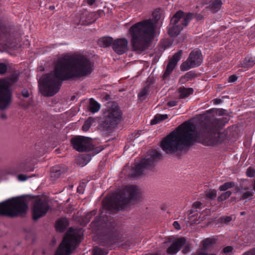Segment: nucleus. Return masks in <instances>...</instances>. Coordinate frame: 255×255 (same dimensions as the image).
<instances>
[{
	"label": "nucleus",
	"instance_id": "nucleus-1",
	"mask_svg": "<svg viewBox=\"0 0 255 255\" xmlns=\"http://www.w3.org/2000/svg\"><path fill=\"white\" fill-rule=\"evenodd\" d=\"M93 70V64L85 56L74 53L59 59L53 71L42 76L38 81L41 93L52 96L60 90L61 81L87 76Z\"/></svg>",
	"mask_w": 255,
	"mask_h": 255
},
{
	"label": "nucleus",
	"instance_id": "nucleus-2",
	"mask_svg": "<svg viewBox=\"0 0 255 255\" xmlns=\"http://www.w3.org/2000/svg\"><path fill=\"white\" fill-rule=\"evenodd\" d=\"M194 128L191 123L184 122L162 140L160 144L162 149L167 154H173L181 150L183 146L192 145L195 141L192 133Z\"/></svg>",
	"mask_w": 255,
	"mask_h": 255
},
{
	"label": "nucleus",
	"instance_id": "nucleus-3",
	"mask_svg": "<svg viewBox=\"0 0 255 255\" xmlns=\"http://www.w3.org/2000/svg\"><path fill=\"white\" fill-rule=\"evenodd\" d=\"M154 25L150 19L137 22L131 26L128 31L133 50L141 52L147 49L154 38Z\"/></svg>",
	"mask_w": 255,
	"mask_h": 255
},
{
	"label": "nucleus",
	"instance_id": "nucleus-4",
	"mask_svg": "<svg viewBox=\"0 0 255 255\" xmlns=\"http://www.w3.org/2000/svg\"><path fill=\"white\" fill-rule=\"evenodd\" d=\"M226 122L224 118L215 119L205 122L201 129L202 136L210 144L216 145L222 142L226 137L219 130L223 128Z\"/></svg>",
	"mask_w": 255,
	"mask_h": 255
},
{
	"label": "nucleus",
	"instance_id": "nucleus-5",
	"mask_svg": "<svg viewBox=\"0 0 255 255\" xmlns=\"http://www.w3.org/2000/svg\"><path fill=\"white\" fill-rule=\"evenodd\" d=\"M139 188L137 186H125L116 194L113 192V214L115 210L125 209L129 204L134 202L138 198Z\"/></svg>",
	"mask_w": 255,
	"mask_h": 255
},
{
	"label": "nucleus",
	"instance_id": "nucleus-6",
	"mask_svg": "<svg viewBox=\"0 0 255 255\" xmlns=\"http://www.w3.org/2000/svg\"><path fill=\"white\" fill-rule=\"evenodd\" d=\"M161 154L156 150L149 151L146 157L132 166L128 173L129 177H138L144 172L153 171L155 163L160 159Z\"/></svg>",
	"mask_w": 255,
	"mask_h": 255
},
{
	"label": "nucleus",
	"instance_id": "nucleus-7",
	"mask_svg": "<svg viewBox=\"0 0 255 255\" xmlns=\"http://www.w3.org/2000/svg\"><path fill=\"white\" fill-rule=\"evenodd\" d=\"M28 209L26 199L23 197L13 198L0 203V215L14 217L22 216Z\"/></svg>",
	"mask_w": 255,
	"mask_h": 255
},
{
	"label": "nucleus",
	"instance_id": "nucleus-8",
	"mask_svg": "<svg viewBox=\"0 0 255 255\" xmlns=\"http://www.w3.org/2000/svg\"><path fill=\"white\" fill-rule=\"evenodd\" d=\"M80 229L70 228L59 245L55 255H70L78 245L81 238Z\"/></svg>",
	"mask_w": 255,
	"mask_h": 255
},
{
	"label": "nucleus",
	"instance_id": "nucleus-9",
	"mask_svg": "<svg viewBox=\"0 0 255 255\" xmlns=\"http://www.w3.org/2000/svg\"><path fill=\"white\" fill-rule=\"evenodd\" d=\"M193 13L179 10L176 12L170 20L168 26V33L170 37H176L183 29L187 26L193 16Z\"/></svg>",
	"mask_w": 255,
	"mask_h": 255
},
{
	"label": "nucleus",
	"instance_id": "nucleus-10",
	"mask_svg": "<svg viewBox=\"0 0 255 255\" xmlns=\"http://www.w3.org/2000/svg\"><path fill=\"white\" fill-rule=\"evenodd\" d=\"M17 81V77H11L0 80V110H4L10 105L12 101V92L10 87Z\"/></svg>",
	"mask_w": 255,
	"mask_h": 255
},
{
	"label": "nucleus",
	"instance_id": "nucleus-11",
	"mask_svg": "<svg viewBox=\"0 0 255 255\" xmlns=\"http://www.w3.org/2000/svg\"><path fill=\"white\" fill-rule=\"evenodd\" d=\"M203 61L202 54L200 50L195 49L192 50L184 62L180 66L181 71H187L190 69L199 66Z\"/></svg>",
	"mask_w": 255,
	"mask_h": 255
},
{
	"label": "nucleus",
	"instance_id": "nucleus-12",
	"mask_svg": "<svg viewBox=\"0 0 255 255\" xmlns=\"http://www.w3.org/2000/svg\"><path fill=\"white\" fill-rule=\"evenodd\" d=\"M49 209L48 202L43 199H36L32 208V216L34 220L44 216Z\"/></svg>",
	"mask_w": 255,
	"mask_h": 255
},
{
	"label": "nucleus",
	"instance_id": "nucleus-13",
	"mask_svg": "<svg viewBox=\"0 0 255 255\" xmlns=\"http://www.w3.org/2000/svg\"><path fill=\"white\" fill-rule=\"evenodd\" d=\"M71 142L73 148L78 151H87L91 149V140L88 137H75L71 139Z\"/></svg>",
	"mask_w": 255,
	"mask_h": 255
},
{
	"label": "nucleus",
	"instance_id": "nucleus-14",
	"mask_svg": "<svg viewBox=\"0 0 255 255\" xmlns=\"http://www.w3.org/2000/svg\"><path fill=\"white\" fill-rule=\"evenodd\" d=\"M123 113L118 106L113 101V131L115 129L122 128Z\"/></svg>",
	"mask_w": 255,
	"mask_h": 255
},
{
	"label": "nucleus",
	"instance_id": "nucleus-15",
	"mask_svg": "<svg viewBox=\"0 0 255 255\" xmlns=\"http://www.w3.org/2000/svg\"><path fill=\"white\" fill-rule=\"evenodd\" d=\"M182 54V51L180 50L175 53L169 60L166 69L162 75L163 79H167L169 77L171 72L175 69L177 62L180 60Z\"/></svg>",
	"mask_w": 255,
	"mask_h": 255
},
{
	"label": "nucleus",
	"instance_id": "nucleus-16",
	"mask_svg": "<svg viewBox=\"0 0 255 255\" xmlns=\"http://www.w3.org/2000/svg\"><path fill=\"white\" fill-rule=\"evenodd\" d=\"M100 127L105 133L112 132V110L108 109L104 112L100 121Z\"/></svg>",
	"mask_w": 255,
	"mask_h": 255
},
{
	"label": "nucleus",
	"instance_id": "nucleus-17",
	"mask_svg": "<svg viewBox=\"0 0 255 255\" xmlns=\"http://www.w3.org/2000/svg\"><path fill=\"white\" fill-rule=\"evenodd\" d=\"M186 239L183 237L176 239L167 249V254L171 255L176 254L186 244Z\"/></svg>",
	"mask_w": 255,
	"mask_h": 255
},
{
	"label": "nucleus",
	"instance_id": "nucleus-18",
	"mask_svg": "<svg viewBox=\"0 0 255 255\" xmlns=\"http://www.w3.org/2000/svg\"><path fill=\"white\" fill-rule=\"evenodd\" d=\"M128 41L125 38L113 40V49L118 54H123L128 50Z\"/></svg>",
	"mask_w": 255,
	"mask_h": 255
},
{
	"label": "nucleus",
	"instance_id": "nucleus-19",
	"mask_svg": "<svg viewBox=\"0 0 255 255\" xmlns=\"http://www.w3.org/2000/svg\"><path fill=\"white\" fill-rule=\"evenodd\" d=\"M33 170V167L30 163L27 160L20 163L15 169V172H29Z\"/></svg>",
	"mask_w": 255,
	"mask_h": 255
},
{
	"label": "nucleus",
	"instance_id": "nucleus-20",
	"mask_svg": "<svg viewBox=\"0 0 255 255\" xmlns=\"http://www.w3.org/2000/svg\"><path fill=\"white\" fill-rule=\"evenodd\" d=\"M217 240L215 238H207L201 242L202 250L206 251L209 249L213 248L216 244Z\"/></svg>",
	"mask_w": 255,
	"mask_h": 255
},
{
	"label": "nucleus",
	"instance_id": "nucleus-21",
	"mask_svg": "<svg viewBox=\"0 0 255 255\" xmlns=\"http://www.w3.org/2000/svg\"><path fill=\"white\" fill-rule=\"evenodd\" d=\"M255 64V57L247 56L245 59L239 64V67L243 68L252 67Z\"/></svg>",
	"mask_w": 255,
	"mask_h": 255
},
{
	"label": "nucleus",
	"instance_id": "nucleus-22",
	"mask_svg": "<svg viewBox=\"0 0 255 255\" xmlns=\"http://www.w3.org/2000/svg\"><path fill=\"white\" fill-rule=\"evenodd\" d=\"M178 92L179 94L180 98L185 99L190 95H192L194 90L192 88H185L182 86L178 88Z\"/></svg>",
	"mask_w": 255,
	"mask_h": 255
},
{
	"label": "nucleus",
	"instance_id": "nucleus-23",
	"mask_svg": "<svg viewBox=\"0 0 255 255\" xmlns=\"http://www.w3.org/2000/svg\"><path fill=\"white\" fill-rule=\"evenodd\" d=\"M223 4L221 0H212L210 2L209 8L213 13L219 11Z\"/></svg>",
	"mask_w": 255,
	"mask_h": 255
},
{
	"label": "nucleus",
	"instance_id": "nucleus-24",
	"mask_svg": "<svg viewBox=\"0 0 255 255\" xmlns=\"http://www.w3.org/2000/svg\"><path fill=\"white\" fill-rule=\"evenodd\" d=\"M69 225V222L67 218H62L56 222V229L59 232H63Z\"/></svg>",
	"mask_w": 255,
	"mask_h": 255
},
{
	"label": "nucleus",
	"instance_id": "nucleus-25",
	"mask_svg": "<svg viewBox=\"0 0 255 255\" xmlns=\"http://www.w3.org/2000/svg\"><path fill=\"white\" fill-rule=\"evenodd\" d=\"M100 105L92 99H90L88 109L92 113L98 112L100 109Z\"/></svg>",
	"mask_w": 255,
	"mask_h": 255
},
{
	"label": "nucleus",
	"instance_id": "nucleus-26",
	"mask_svg": "<svg viewBox=\"0 0 255 255\" xmlns=\"http://www.w3.org/2000/svg\"><path fill=\"white\" fill-rule=\"evenodd\" d=\"M103 208L104 209L107 210L109 214H111L112 210V197L109 195L104 198L103 201Z\"/></svg>",
	"mask_w": 255,
	"mask_h": 255
},
{
	"label": "nucleus",
	"instance_id": "nucleus-27",
	"mask_svg": "<svg viewBox=\"0 0 255 255\" xmlns=\"http://www.w3.org/2000/svg\"><path fill=\"white\" fill-rule=\"evenodd\" d=\"M115 224V223L114 221L113 220V248L115 246V243L116 242H119L121 241L122 234L121 233V232L119 231H118L117 232L116 231V229L115 227H114V225Z\"/></svg>",
	"mask_w": 255,
	"mask_h": 255
},
{
	"label": "nucleus",
	"instance_id": "nucleus-28",
	"mask_svg": "<svg viewBox=\"0 0 255 255\" xmlns=\"http://www.w3.org/2000/svg\"><path fill=\"white\" fill-rule=\"evenodd\" d=\"M98 43L101 47H108L112 44V38L109 37L101 38L99 39Z\"/></svg>",
	"mask_w": 255,
	"mask_h": 255
},
{
	"label": "nucleus",
	"instance_id": "nucleus-29",
	"mask_svg": "<svg viewBox=\"0 0 255 255\" xmlns=\"http://www.w3.org/2000/svg\"><path fill=\"white\" fill-rule=\"evenodd\" d=\"M168 118V115H160L157 114L154 116L153 119H152L150 122V124L151 125H156L159 123H160L164 120L167 119Z\"/></svg>",
	"mask_w": 255,
	"mask_h": 255
},
{
	"label": "nucleus",
	"instance_id": "nucleus-30",
	"mask_svg": "<svg viewBox=\"0 0 255 255\" xmlns=\"http://www.w3.org/2000/svg\"><path fill=\"white\" fill-rule=\"evenodd\" d=\"M62 171L61 167L58 166H55L52 167L51 170V177L52 178H58Z\"/></svg>",
	"mask_w": 255,
	"mask_h": 255
},
{
	"label": "nucleus",
	"instance_id": "nucleus-31",
	"mask_svg": "<svg viewBox=\"0 0 255 255\" xmlns=\"http://www.w3.org/2000/svg\"><path fill=\"white\" fill-rule=\"evenodd\" d=\"M236 183L233 181L227 182L219 187L220 191H226L229 189H231L235 186Z\"/></svg>",
	"mask_w": 255,
	"mask_h": 255
},
{
	"label": "nucleus",
	"instance_id": "nucleus-32",
	"mask_svg": "<svg viewBox=\"0 0 255 255\" xmlns=\"http://www.w3.org/2000/svg\"><path fill=\"white\" fill-rule=\"evenodd\" d=\"M205 194L207 200H212L216 197L217 191L215 189H210L207 191Z\"/></svg>",
	"mask_w": 255,
	"mask_h": 255
},
{
	"label": "nucleus",
	"instance_id": "nucleus-33",
	"mask_svg": "<svg viewBox=\"0 0 255 255\" xmlns=\"http://www.w3.org/2000/svg\"><path fill=\"white\" fill-rule=\"evenodd\" d=\"M149 92V86H146L145 87H144L141 91L138 93V99L141 100L143 101L144 100V98H143L144 96H145Z\"/></svg>",
	"mask_w": 255,
	"mask_h": 255
},
{
	"label": "nucleus",
	"instance_id": "nucleus-34",
	"mask_svg": "<svg viewBox=\"0 0 255 255\" xmlns=\"http://www.w3.org/2000/svg\"><path fill=\"white\" fill-rule=\"evenodd\" d=\"M108 253L107 250L101 248H95L94 250V255H106Z\"/></svg>",
	"mask_w": 255,
	"mask_h": 255
},
{
	"label": "nucleus",
	"instance_id": "nucleus-35",
	"mask_svg": "<svg viewBox=\"0 0 255 255\" xmlns=\"http://www.w3.org/2000/svg\"><path fill=\"white\" fill-rule=\"evenodd\" d=\"M232 194V192L230 191H227L221 194L220 196L218 197V201L221 202L226 200L228 199Z\"/></svg>",
	"mask_w": 255,
	"mask_h": 255
},
{
	"label": "nucleus",
	"instance_id": "nucleus-36",
	"mask_svg": "<svg viewBox=\"0 0 255 255\" xmlns=\"http://www.w3.org/2000/svg\"><path fill=\"white\" fill-rule=\"evenodd\" d=\"M94 121V120L90 118H89L84 123L83 126H82V129L84 131H87L89 128L91 127L93 122Z\"/></svg>",
	"mask_w": 255,
	"mask_h": 255
},
{
	"label": "nucleus",
	"instance_id": "nucleus-37",
	"mask_svg": "<svg viewBox=\"0 0 255 255\" xmlns=\"http://www.w3.org/2000/svg\"><path fill=\"white\" fill-rule=\"evenodd\" d=\"M196 77H197V74L193 71H190L187 72L182 78L186 79L187 81H189Z\"/></svg>",
	"mask_w": 255,
	"mask_h": 255
},
{
	"label": "nucleus",
	"instance_id": "nucleus-38",
	"mask_svg": "<svg viewBox=\"0 0 255 255\" xmlns=\"http://www.w3.org/2000/svg\"><path fill=\"white\" fill-rule=\"evenodd\" d=\"M253 196V193L251 191H247L242 194L241 199L245 200L247 199H251Z\"/></svg>",
	"mask_w": 255,
	"mask_h": 255
},
{
	"label": "nucleus",
	"instance_id": "nucleus-39",
	"mask_svg": "<svg viewBox=\"0 0 255 255\" xmlns=\"http://www.w3.org/2000/svg\"><path fill=\"white\" fill-rule=\"evenodd\" d=\"M247 175L249 177H254L255 176V170L252 167H249L247 170Z\"/></svg>",
	"mask_w": 255,
	"mask_h": 255
},
{
	"label": "nucleus",
	"instance_id": "nucleus-40",
	"mask_svg": "<svg viewBox=\"0 0 255 255\" xmlns=\"http://www.w3.org/2000/svg\"><path fill=\"white\" fill-rule=\"evenodd\" d=\"M233 250V248L232 246H227L223 248L222 252L226 255H229L231 253Z\"/></svg>",
	"mask_w": 255,
	"mask_h": 255
},
{
	"label": "nucleus",
	"instance_id": "nucleus-41",
	"mask_svg": "<svg viewBox=\"0 0 255 255\" xmlns=\"http://www.w3.org/2000/svg\"><path fill=\"white\" fill-rule=\"evenodd\" d=\"M7 70V66L4 63H0V74H4Z\"/></svg>",
	"mask_w": 255,
	"mask_h": 255
},
{
	"label": "nucleus",
	"instance_id": "nucleus-42",
	"mask_svg": "<svg viewBox=\"0 0 255 255\" xmlns=\"http://www.w3.org/2000/svg\"><path fill=\"white\" fill-rule=\"evenodd\" d=\"M95 213H96V211L95 210H93L92 212L88 213L86 215V216L85 218L86 221L88 222H89L90 221V218H91V217L93 215H95Z\"/></svg>",
	"mask_w": 255,
	"mask_h": 255
},
{
	"label": "nucleus",
	"instance_id": "nucleus-43",
	"mask_svg": "<svg viewBox=\"0 0 255 255\" xmlns=\"http://www.w3.org/2000/svg\"><path fill=\"white\" fill-rule=\"evenodd\" d=\"M152 15H153V17L154 18V20L156 21H158L159 20V19L160 18V15L158 11H154L153 12Z\"/></svg>",
	"mask_w": 255,
	"mask_h": 255
},
{
	"label": "nucleus",
	"instance_id": "nucleus-44",
	"mask_svg": "<svg viewBox=\"0 0 255 255\" xmlns=\"http://www.w3.org/2000/svg\"><path fill=\"white\" fill-rule=\"evenodd\" d=\"M238 77L235 75H232L229 76L228 78V82L230 83H233L237 81Z\"/></svg>",
	"mask_w": 255,
	"mask_h": 255
},
{
	"label": "nucleus",
	"instance_id": "nucleus-45",
	"mask_svg": "<svg viewBox=\"0 0 255 255\" xmlns=\"http://www.w3.org/2000/svg\"><path fill=\"white\" fill-rule=\"evenodd\" d=\"M202 203L199 201H196L193 204V208L194 209H200L201 208Z\"/></svg>",
	"mask_w": 255,
	"mask_h": 255
},
{
	"label": "nucleus",
	"instance_id": "nucleus-46",
	"mask_svg": "<svg viewBox=\"0 0 255 255\" xmlns=\"http://www.w3.org/2000/svg\"><path fill=\"white\" fill-rule=\"evenodd\" d=\"M17 179L19 181H24L28 179V177L24 174H20L17 176Z\"/></svg>",
	"mask_w": 255,
	"mask_h": 255
},
{
	"label": "nucleus",
	"instance_id": "nucleus-47",
	"mask_svg": "<svg viewBox=\"0 0 255 255\" xmlns=\"http://www.w3.org/2000/svg\"><path fill=\"white\" fill-rule=\"evenodd\" d=\"M89 16L90 17H94L92 19V22L96 20V19L98 18L97 13L96 12H91L89 13ZM90 23L92 22V21L89 22Z\"/></svg>",
	"mask_w": 255,
	"mask_h": 255
},
{
	"label": "nucleus",
	"instance_id": "nucleus-48",
	"mask_svg": "<svg viewBox=\"0 0 255 255\" xmlns=\"http://www.w3.org/2000/svg\"><path fill=\"white\" fill-rule=\"evenodd\" d=\"M243 255H255V248L245 253Z\"/></svg>",
	"mask_w": 255,
	"mask_h": 255
},
{
	"label": "nucleus",
	"instance_id": "nucleus-49",
	"mask_svg": "<svg viewBox=\"0 0 255 255\" xmlns=\"http://www.w3.org/2000/svg\"><path fill=\"white\" fill-rule=\"evenodd\" d=\"M196 255H217L216 254L212 253V254H209L206 252H198L197 253Z\"/></svg>",
	"mask_w": 255,
	"mask_h": 255
},
{
	"label": "nucleus",
	"instance_id": "nucleus-50",
	"mask_svg": "<svg viewBox=\"0 0 255 255\" xmlns=\"http://www.w3.org/2000/svg\"><path fill=\"white\" fill-rule=\"evenodd\" d=\"M22 95L23 97L25 98H27L29 96V92L28 90H27L26 89H23L22 91Z\"/></svg>",
	"mask_w": 255,
	"mask_h": 255
},
{
	"label": "nucleus",
	"instance_id": "nucleus-51",
	"mask_svg": "<svg viewBox=\"0 0 255 255\" xmlns=\"http://www.w3.org/2000/svg\"><path fill=\"white\" fill-rule=\"evenodd\" d=\"M177 104V102L175 101H171L168 102L167 105L170 107H172L176 106Z\"/></svg>",
	"mask_w": 255,
	"mask_h": 255
},
{
	"label": "nucleus",
	"instance_id": "nucleus-52",
	"mask_svg": "<svg viewBox=\"0 0 255 255\" xmlns=\"http://www.w3.org/2000/svg\"><path fill=\"white\" fill-rule=\"evenodd\" d=\"M223 221L225 223H228L232 221V218L230 216L225 217L223 218Z\"/></svg>",
	"mask_w": 255,
	"mask_h": 255
},
{
	"label": "nucleus",
	"instance_id": "nucleus-53",
	"mask_svg": "<svg viewBox=\"0 0 255 255\" xmlns=\"http://www.w3.org/2000/svg\"><path fill=\"white\" fill-rule=\"evenodd\" d=\"M173 226L177 230H179L180 229V224L177 221H174L173 223Z\"/></svg>",
	"mask_w": 255,
	"mask_h": 255
},
{
	"label": "nucleus",
	"instance_id": "nucleus-54",
	"mask_svg": "<svg viewBox=\"0 0 255 255\" xmlns=\"http://www.w3.org/2000/svg\"><path fill=\"white\" fill-rule=\"evenodd\" d=\"M190 251V248L188 246H186L182 250V253L183 254H187Z\"/></svg>",
	"mask_w": 255,
	"mask_h": 255
},
{
	"label": "nucleus",
	"instance_id": "nucleus-55",
	"mask_svg": "<svg viewBox=\"0 0 255 255\" xmlns=\"http://www.w3.org/2000/svg\"><path fill=\"white\" fill-rule=\"evenodd\" d=\"M214 104H219L222 103V100L220 99H216L214 100Z\"/></svg>",
	"mask_w": 255,
	"mask_h": 255
},
{
	"label": "nucleus",
	"instance_id": "nucleus-56",
	"mask_svg": "<svg viewBox=\"0 0 255 255\" xmlns=\"http://www.w3.org/2000/svg\"><path fill=\"white\" fill-rule=\"evenodd\" d=\"M77 192L79 193H83V187L79 186L77 188Z\"/></svg>",
	"mask_w": 255,
	"mask_h": 255
},
{
	"label": "nucleus",
	"instance_id": "nucleus-57",
	"mask_svg": "<svg viewBox=\"0 0 255 255\" xmlns=\"http://www.w3.org/2000/svg\"><path fill=\"white\" fill-rule=\"evenodd\" d=\"M0 117L3 120H6L7 119V116L5 113H2L0 115Z\"/></svg>",
	"mask_w": 255,
	"mask_h": 255
},
{
	"label": "nucleus",
	"instance_id": "nucleus-58",
	"mask_svg": "<svg viewBox=\"0 0 255 255\" xmlns=\"http://www.w3.org/2000/svg\"><path fill=\"white\" fill-rule=\"evenodd\" d=\"M87 3L89 5H92L95 2L96 0H87Z\"/></svg>",
	"mask_w": 255,
	"mask_h": 255
},
{
	"label": "nucleus",
	"instance_id": "nucleus-59",
	"mask_svg": "<svg viewBox=\"0 0 255 255\" xmlns=\"http://www.w3.org/2000/svg\"><path fill=\"white\" fill-rule=\"evenodd\" d=\"M224 113H225V110H220L218 113L219 115H221V116L223 115L224 114Z\"/></svg>",
	"mask_w": 255,
	"mask_h": 255
},
{
	"label": "nucleus",
	"instance_id": "nucleus-60",
	"mask_svg": "<svg viewBox=\"0 0 255 255\" xmlns=\"http://www.w3.org/2000/svg\"><path fill=\"white\" fill-rule=\"evenodd\" d=\"M140 132H141V131H138L137 132H135L134 133V134H135V135H134L135 137H137L139 136V135L140 134Z\"/></svg>",
	"mask_w": 255,
	"mask_h": 255
},
{
	"label": "nucleus",
	"instance_id": "nucleus-61",
	"mask_svg": "<svg viewBox=\"0 0 255 255\" xmlns=\"http://www.w3.org/2000/svg\"><path fill=\"white\" fill-rule=\"evenodd\" d=\"M202 17H202V16L201 15L199 14V15H198L197 18L198 19H199V20H200V19H201L202 18Z\"/></svg>",
	"mask_w": 255,
	"mask_h": 255
},
{
	"label": "nucleus",
	"instance_id": "nucleus-62",
	"mask_svg": "<svg viewBox=\"0 0 255 255\" xmlns=\"http://www.w3.org/2000/svg\"><path fill=\"white\" fill-rule=\"evenodd\" d=\"M146 255H160L158 254H146Z\"/></svg>",
	"mask_w": 255,
	"mask_h": 255
},
{
	"label": "nucleus",
	"instance_id": "nucleus-63",
	"mask_svg": "<svg viewBox=\"0 0 255 255\" xmlns=\"http://www.w3.org/2000/svg\"><path fill=\"white\" fill-rule=\"evenodd\" d=\"M54 8H55L54 6H50L49 7V8H50V9H51V10L54 9Z\"/></svg>",
	"mask_w": 255,
	"mask_h": 255
},
{
	"label": "nucleus",
	"instance_id": "nucleus-64",
	"mask_svg": "<svg viewBox=\"0 0 255 255\" xmlns=\"http://www.w3.org/2000/svg\"><path fill=\"white\" fill-rule=\"evenodd\" d=\"M249 188L248 187H246L244 188V190H248Z\"/></svg>",
	"mask_w": 255,
	"mask_h": 255
}]
</instances>
